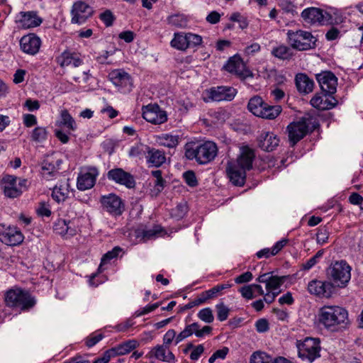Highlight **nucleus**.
<instances>
[{
    "instance_id": "de8ad7c7",
    "label": "nucleus",
    "mask_w": 363,
    "mask_h": 363,
    "mask_svg": "<svg viewBox=\"0 0 363 363\" xmlns=\"http://www.w3.org/2000/svg\"><path fill=\"white\" fill-rule=\"evenodd\" d=\"M197 316L201 320L206 323H211L214 320L213 311L208 307L200 310Z\"/></svg>"
},
{
    "instance_id": "603ef678",
    "label": "nucleus",
    "mask_w": 363,
    "mask_h": 363,
    "mask_svg": "<svg viewBox=\"0 0 363 363\" xmlns=\"http://www.w3.org/2000/svg\"><path fill=\"white\" fill-rule=\"evenodd\" d=\"M4 192L6 196L13 199L19 196L22 194L23 190L16 184L15 186H4Z\"/></svg>"
},
{
    "instance_id": "864d4df0",
    "label": "nucleus",
    "mask_w": 363,
    "mask_h": 363,
    "mask_svg": "<svg viewBox=\"0 0 363 363\" xmlns=\"http://www.w3.org/2000/svg\"><path fill=\"white\" fill-rule=\"evenodd\" d=\"M167 21L169 25L179 28L182 27L186 24V20L184 18L179 14L169 16Z\"/></svg>"
},
{
    "instance_id": "f257e3e1",
    "label": "nucleus",
    "mask_w": 363,
    "mask_h": 363,
    "mask_svg": "<svg viewBox=\"0 0 363 363\" xmlns=\"http://www.w3.org/2000/svg\"><path fill=\"white\" fill-rule=\"evenodd\" d=\"M319 323L328 330L335 332L345 328L349 323L347 311L337 306H324L318 312Z\"/></svg>"
},
{
    "instance_id": "473e14b6",
    "label": "nucleus",
    "mask_w": 363,
    "mask_h": 363,
    "mask_svg": "<svg viewBox=\"0 0 363 363\" xmlns=\"http://www.w3.org/2000/svg\"><path fill=\"white\" fill-rule=\"evenodd\" d=\"M139 345L136 340H129L125 341L118 346L113 347V350L116 355H124L130 352Z\"/></svg>"
},
{
    "instance_id": "7c9ffc66",
    "label": "nucleus",
    "mask_w": 363,
    "mask_h": 363,
    "mask_svg": "<svg viewBox=\"0 0 363 363\" xmlns=\"http://www.w3.org/2000/svg\"><path fill=\"white\" fill-rule=\"evenodd\" d=\"M162 228L159 225H155L152 228H140L135 230L136 238L141 242H147L160 235Z\"/></svg>"
},
{
    "instance_id": "4c0bfd02",
    "label": "nucleus",
    "mask_w": 363,
    "mask_h": 363,
    "mask_svg": "<svg viewBox=\"0 0 363 363\" xmlns=\"http://www.w3.org/2000/svg\"><path fill=\"white\" fill-rule=\"evenodd\" d=\"M196 328H198V323L196 322L186 325L184 330L177 335L176 345L191 336L193 334L195 335Z\"/></svg>"
},
{
    "instance_id": "37998d69",
    "label": "nucleus",
    "mask_w": 363,
    "mask_h": 363,
    "mask_svg": "<svg viewBox=\"0 0 363 363\" xmlns=\"http://www.w3.org/2000/svg\"><path fill=\"white\" fill-rule=\"evenodd\" d=\"M250 363H274V359L265 352H255L251 355Z\"/></svg>"
},
{
    "instance_id": "cd10ccee",
    "label": "nucleus",
    "mask_w": 363,
    "mask_h": 363,
    "mask_svg": "<svg viewBox=\"0 0 363 363\" xmlns=\"http://www.w3.org/2000/svg\"><path fill=\"white\" fill-rule=\"evenodd\" d=\"M149 356L150 357H154L160 361L168 363H174L176 360L175 356L169 350V347H164L162 345H157L153 347L149 352Z\"/></svg>"
},
{
    "instance_id": "f8f14e48",
    "label": "nucleus",
    "mask_w": 363,
    "mask_h": 363,
    "mask_svg": "<svg viewBox=\"0 0 363 363\" xmlns=\"http://www.w3.org/2000/svg\"><path fill=\"white\" fill-rule=\"evenodd\" d=\"M143 117L147 122L153 124H162L167 120L166 111L160 108L156 104L143 106Z\"/></svg>"
},
{
    "instance_id": "2f4dec72",
    "label": "nucleus",
    "mask_w": 363,
    "mask_h": 363,
    "mask_svg": "<svg viewBox=\"0 0 363 363\" xmlns=\"http://www.w3.org/2000/svg\"><path fill=\"white\" fill-rule=\"evenodd\" d=\"M70 221L59 219L54 225V230L61 235L72 236L75 235L76 230L69 226Z\"/></svg>"
},
{
    "instance_id": "5701e85b",
    "label": "nucleus",
    "mask_w": 363,
    "mask_h": 363,
    "mask_svg": "<svg viewBox=\"0 0 363 363\" xmlns=\"http://www.w3.org/2000/svg\"><path fill=\"white\" fill-rule=\"evenodd\" d=\"M279 137L272 132H263L258 137V146L266 152L274 150L279 144Z\"/></svg>"
},
{
    "instance_id": "680f3d73",
    "label": "nucleus",
    "mask_w": 363,
    "mask_h": 363,
    "mask_svg": "<svg viewBox=\"0 0 363 363\" xmlns=\"http://www.w3.org/2000/svg\"><path fill=\"white\" fill-rule=\"evenodd\" d=\"M176 332L173 329L169 330L163 337V344L164 347H169V345L172 342L173 340L176 339Z\"/></svg>"
},
{
    "instance_id": "c9c22d12",
    "label": "nucleus",
    "mask_w": 363,
    "mask_h": 363,
    "mask_svg": "<svg viewBox=\"0 0 363 363\" xmlns=\"http://www.w3.org/2000/svg\"><path fill=\"white\" fill-rule=\"evenodd\" d=\"M263 109L262 114H259V117L269 120L276 118L281 112V107L280 106H270L267 103Z\"/></svg>"
},
{
    "instance_id": "13d9d810",
    "label": "nucleus",
    "mask_w": 363,
    "mask_h": 363,
    "mask_svg": "<svg viewBox=\"0 0 363 363\" xmlns=\"http://www.w3.org/2000/svg\"><path fill=\"white\" fill-rule=\"evenodd\" d=\"M213 328L209 325H205L201 328V325L198 323V328H196L195 335L199 338H202L205 336L211 335L212 333Z\"/></svg>"
},
{
    "instance_id": "6e6552de",
    "label": "nucleus",
    "mask_w": 363,
    "mask_h": 363,
    "mask_svg": "<svg viewBox=\"0 0 363 363\" xmlns=\"http://www.w3.org/2000/svg\"><path fill=\"white\" fill-rule=\"evenodd\" d=\"M301 16L303 21L309 24L318 23L320 25H323L326 23H333L332 21H330V15L327 12H323L322 9L316 7L305 9L302 11Z\"/></svg>"
},
{
    "instance_id": "4468645a",
    "label": "nucleus",
    "mask_w": 363,
    "mask_h": 363,
    "mask_svg": "<svg viewBox=\"0 0 363 363\" xmlns=\"http://www.w3.org/2000/svg\"><path fill=\"white\" fill-rule=\"evenodd\" d=\"M224 67L228 72L236 74L241 79L253 77V73L246 68L242 60L237 55L231 57Z\"/></svg>"
},
{
    "instance_id": "49530a36",
    "label": "nucleus",
    "mask_w": 363,
    "mask_h": 363,
    "mask_svg": "<svg viewBox=\"0 0 363 363\" xmlns=\"http://www.w3.org/2000/svg\"><path fill=\"white\" fill-rule=\"evenodd\" d=\"M61 120V123L68 129L72 130L76 129L75 121L67 110L62 111Z\"/></svg>"
},
{
    "instance_id": "a18cd8bd",
    "label": "nucleus",
    "mask_w": 363,
    "mask_h": 363,
    "mask_svg": "<svg viewBox=\"0 0 363 363\" xmlns=\"http://www.w3.org/2000/svg\"><path fill=\"white\" fill-rule=\"evenodd\" d=\"M48 131L44 127H36L31 133V139L38 143H41L47 139Z\"/></svg>"
},
{
    "instance_id": "f03ea898",
    "label": "nucleus",
    "mask_w": 363,
    "mask_h": 363,
    "mask_svg": "<svg viewBox=\"0 0 363 363\" xmlns=\"http://www.w3.org/2000/svg\"><path fill=\"white\" fill-rule=\"evenodd\" d=\"M218 154L217 145L212 141L201 144H186L185 156L188 160H195L200 164H206L213 161Z\"/></svg>"
},
{
    "instance_id": "412c9836",
    "label": "nucleus",
    "mask_w": 363,
    "mask_h": 363,
    "mask_svg": "<svg viewBox=\"0 0 363 363\" xmlns=\"http://www.w3.org/2000/svg\"><path fill=\"white\" fill-rule=\"evenodd\" d=\"M40 45V38L34 33L26 35L20 40V46L22 51L30 55H34L38 52Z\"/></svg>"
},
{
    "instance_id": "3c124183",
    "label": "nucleus",
    "mask_w": 363,
    "mask_h": 363,
    "mask_svg": "<svg viewBox=\"0 0 363 363\" xmlns=\"http://www.w3.org/2000/svg\"><path fill=\"white\" fill-rule=\"evenodd\" d=\"M217 318L220 321L225 320L229 314V308L223 303L220 302L216 306Z\"/></svg>"
},
{
    "instance_id": "393cba45",
    "label": "nucleus",
    "mask_w": 363,
    "mask_h": 363,
    "mask_svg": "<svg viewBox=\"0 0 363 363\" xmlns=\"http://www.w3.org/2000/svg\"><path fill=\"white\" fill-rule=\"evenodd\" d=\"M328 94L321 96L316 94L310 101L311 106L318 110H329L337 104V101L334 97H328Z\"/></svg>"
},
{
    "instance_id": "c85d7f7f",
    "label": "nucleus",
    "mask_w": 363,
    "mask_h": 363,
    "mask_svg": "<svg viewBox=\"0 0 363 363\" xmlns=\"http://www.w3.org/2000/svg\"><path fill=\"white\" fill-rule=\"evenodd\" d=\"M56 62L62 67L69 65L77 67L82 64V60L79 57L78 54L69 51H64L56 58Z\"/></svg>"
},
{
    "instance_id": "9d476101",
    "label": "nucleus",
    "mask_w": 363,
    "mask_h": 363,
    "mask_svg": "<svg viewBox=\"0 0 363 363\" xmlns=\"http://www.w3.org/2000/svg\"><path fill=\"white\" fill-rule=\"evenodd\" d=\"M111 82L122 93H128L132 90L133 80L130 75L123 69H114L108 74Z\"/></svg>"
},
{
    "instance_id": "5fc2aeb1",
    "label": "nucleus",
    "mask_w": 363,
    "mask_h": 363,
    "mask_svg": "<svg viewBox=\"0 0 363 363\" xmlns=\"http://www.w3.org/2000/svg\"><path fill=\"white\" fill-rule=\"evenodd\" d=\"M186 34L187 43H188V48L196 47L202 43V38L201 35L197 34H194L191 33H188Z\"/></svg>"
},
{
    "instance_id": "79ce46f5",
    "label": "nucleus",
    "mask_w": 363,
    "mask_h": 363,
    "mask_svg": "<svg viewBox=\"0 0 363 363\" xmlns=\"http://www.w3.org/2000/svg\"><path fill=\"white\" fill-rule=\"evenodd\" d=\"M159 140L161 145L172 148L175 147L178 145L179 137L178 135H173L170 134H162L159 138Z\"/></svg>"
},
{
    "instance_id": "20e7f679",
    "label": "nucleus",
    "mask_w": 363,
    "mask_h": 363,
    "mask_svg": "<svg viewBox=\"0 0 363 363\" xmlns=\"http://www.w3.org/2000/svg\"><path fill=\"white\" fill-rule=\"evenodd\" d=\"M5 301L8 306L19 308L22 311L29 310L36 303L28 291L19 288L7 291L5 294Z\"/></svg>"
},
{
    "instance_id": "0eeeda50",
    "label": "nucleus",
    "mask_w": 363,
    "mask_h": 363,
    "mask_svg": "<svg viewBox=\"0 0 363 363\" xmlns=\"http://www.w3.org/2000/svg\"><path fill=\"white\" fill-rule=\"evenodd\" d=\"M299 357L313 362L320 356V341L318 339L306 337L298 345Z\"/></svg>"
},
{
    "instance_id": "e433bc0d",
    "label": "nucleus",
    "mask_w": 363,
    "mask_h": 363,
    "mask_svg": "<svg viewBox=\"0 0 363 363\" xmlns=\"http://www.w3.org/2000/svg\"><path fill=\"white\" fill-rule=\"evenodd\" d=\"M272 54L280 60H289L293 55L291 49L284 45L274 48L272 50Z\"/></svg>"
},
{
    "instance_id": "e2e57ef3",
    "label": "nucleus",
    "mask_w": 363,
    "mask_h": 363,
    "mask_svg": "<svg viewBox=\"0 0 363 363\" xmlns=\"http://www.w3.org/2000/svg\"><path fill=\"white\" fill-rule=\"evenodd\" d=\"M116 356L113 349L106 351L103 356L96 359L93 363H108L111 357Z\"/></svg>"
},
{
    "instance_id": "58836bf2",
    "label": "nucleus",
    "mask_w": 363,
    "mask_h": 363,
    "mask_svg": "<svg viewBox=\"0 0 363 363\" xmlns=\"http://www.w3.org/2000/svg\"><path fill=\"white\" fill-rule=\"evenodd\" d=\"M151 174L156 179L152 192L155 195H158L164 189L166 181L162 178L160 170L152 171Z\"/></svg>"
},
{
    "instance_id": "1a4fd4ad",
    "label": "nucleus",
    "mask_w": 363,
    "mask_h": 363,
    "mask_svg": "<svg viewBox=\"0 0 363 363\" xmlns=\"http://www.w3.org/2000/svg\"><path fill=\"white\" fill-rule=\"evenodd\" d=\"M100 203L104 211L115 216H121L125 210L122 199L115 194L102 196Z\"/></svg>"
},
{
    "instance_id": "f704fd0d",
    "label": "nucleus",
    "mask_w": 363,
    "mask_h": 363,
    "mask_svg": "<svg viewBox=\"0 0 363 363\" xmlns=\"http://www.w3.org/2000/svg\"><path fill=\"white\" fill-rule=\"evenodd\" d=\"M265 104L266 103L260 96H255L250 99L247 108L252 114L259 117V114H262V111L264 110L263 108Z\"/></svg>"
},
{
    "instance_id": "ddd939ff",
    "label": "nucleus",
    "mask_w": 363,
    "mask_h": 363,
    "mask_svg": "<svg viewBox=\"0 0 363 363\" xmlns=\"http://www.w3.org/2000/svg\"><path fill=\"white\" fill-rule=\"evenodd\" d=\"M236 89L230 86H217L211 88L206 91V101L209 100L213 101H231L236 95Z\"/></svg>"
},
{
    "instance_id": "bb28decb",
    "label": "nucleus",
    "mask_w": 363,
    "mask_h": 363,
    "mask_svg": "<svg viewBox=\"0 0 363 363\" xmlns=\"http://www.w3.org/2000/svg\"><path fill=\"white\" fill-rule=\"evenodd\" d=\"M255 157V152L247 146L242 147L240 150V154L234 162L240 167L245 170H250L252 167V162Z\"/></svg>"
},
{
    "instance_id": "aec40b11",
    "label": "nucleus",
    "mask_w": 363,
    "mask_h": 363,
    "mask_svg": "<svg viewBox=\"0 0 363 363\" xmlns=\"http://www.w3.org/2000/svg\"><path fill=\"white\" fill-rule=\"evenodd\" d=\"M308 291L311 294L328 298L333 294L334 287L331 281H329L312 280L308 284Z\"/></svg>"
},
{
    "instance_id": "774afa93",
    "label": "nucleus",
    "mask_w": 363,
    "mask_h": 363,
    "mask_svg": "<svg viewBox=\"0 0 363 363\" xmlns=\"http://www.w3.org/2000/svg\"><path fill=\"white\" fill-rule=\"evenodd\" d=\"M349 201L353 205H360L363 209V197L358 193H352L349 197Z\"/></svg>"
},
{
    "instance_id": "4be33fe9",
    "label": "nucleus",
    "mask_w": 363,
    "mask_h": 363,
    "mask_svg": "<svg viewBox=\"0 0 363 363\" xmlns=\"http://www.w3.org/2000/svg\"><path fill=\"white\" fill-rule=\"evenodd\" d=\"M17 22L23 28L28 29L39 26L42 23V18H40L36 11H21L18 15Z\"/></svg>"
},
{
    "instance_id": "4d7b16f0",
    "label": "nucleus",
    "mask_w": 363,
    "mask_h": 363,
    "mask_svg": "<svg viewBox=\"0 0 363 363\" xmlns=\"http://www.w3.org/2000/svg\"><path fill=\"white\" fill-rule=\"evenodd\" d=\"M183 177L185 182L191 187L197 186L198 182L196 177V174L193 171H186L183 174Z\"/></svg>"
},
{
    "instance_id": "ea45409f",
    "label": "nucleus",
    "mask_w": 363,
    "mask_h": 363,
    "mask_svg": "<svg viewBox=\"0 0 363 363\" xmlns=\"http://www.w3.org/2000/svg\"><path fill=\"white\" fill-rule=\"evenodd\" d=\"M171 45L180 50H185L188 48L186 34L177 33L171 41Z\"/></svg>"
},
{
    "instance_id": "a19ab883",
    "label": "nucleus",
    "mask_w": 363,
    "mask_h": 363,
    "mask_svg": "<svg viewBox=\"0 0 363 363\" xmlns=\"http://www.w3.org/2000/svg\"><path fill=\"white\" fill-rule=\"evenodd\" d=\"M150 146L143 143H138L132 146L129 150L128 155L131 157H142L146 155L149 150Z\"/></svg>"
},
{
    "instance_id": "c756f323",
    "label": "nucleus",
    "mask_w": 363,
    "mask_h": 363,
    "mask_svg": "<svg viewBox=\"0 0 363 363\" xmlns=\"http://www.w3.org/2000/svg\"><path fill=\"white\" fill-rule=\"evenodd\" d=\"M295 83L297 90L301 94H307L313 90L314 82L306 74H297L295 77Z\"/></svg>"
},
{
    "instance_id": "f3484780",
    "label": "nucleus",
    "mask_w": 363,
    "mask_h": 363,
    "mask_svg": "<svg viewBox=\"0 0 363 363\" xmlns=\"http://www.w3.org/2000/svg\"><path fill=\"white\" fill-rule=\"evenodd\" d=\"M24 237L21 231L15 226H2L0 230V240L5 245L16 246L20 245L23 241Z\"/></svg>"
},
{
    "instance_id": "0e129e2a",
    "label": "nucleus",
    "mask_w": 363,
    "mask_h": 363,
    "mask_svg": "<svg viewBox=\"0 0 363 363\" xmlns=\"http://www.w3.org/2000/svg\"><path fill=\"white\" fill-rule=\"evenodd\" d=\"M253 278L252 274L250 272H246L235 278V282L238 284L247 283Z\"/></svg>"
},
{
    "instance_id": "b1692460",
    "label": "nucleus",
    "mask_w": 363,
    "mask_h": 363,
    "mask_svg": "<svg viewBox=\"0 0 363 363\" xmlns=\"http://www.w3.org/2000/svg\"><path fill=\"white\" fill-rule=\"evenodd\" d=\"M245 169L240 167L235 163H228L226 167V172L230 181L235 186L244 185L246 178Z\"/></svg>"
},
{
    "instance_id": "09e8293b",
    "label": "nucleus",
    "mask_w": 363,
    "mask_h": 363,
    "mask_svg": "<svg viewBox=\"0 0 363 363\" xmlns=\"http://www.w3.org/2000/svg\"><path fill=\"white\" fill-rule=\"evenodd\" d=\"M122 249L120 247H115L111 251L107 252L101 258L100 267L109 262L112 259L116 258Z\"/></svg>"
},
{
    "instance_id": "a211bd4d",
    "label": "nucleus",
    "mask_w": 363,
    "mask_h": 363,
    "mask_svg": "<svg viewBox=\"0 0 363 363\" xmlns=\"http://www.w3.org/2000/svg\"><path fill=\"white\" fill-rule=\"evenodd\" d=\"M92 13L93 9L89 4L82 1H77L73 4L71 10V22L82 24Z\"/></svg>"
},
{
    "instance_id": "9b49d317",
    "label": "nucleus",
    "mask_w": 363,
    "mask_h": 363,
    "mask_svg": "<svg viewBox=\"0 0 363 363\" xmlns=\"http://www.w3.org/2000/svg\"><path fill=\"white\" fill-rule=\"evenodd\" d=\"M107 178L109 181L128 189H133L136 184L133 175L119 167L110 169L107 172Z\"/></svg>"
},
{
    "instance_id": "dca6fc26",
    "label": "nucleus",
    "mask_w": 363,
    "mask_h": 363,
    "mask_svg": "<svg viewBox=\"0 0 363 363\" xmlns=\"http://www.w3.org/2000/svg\"><path fill=\"white\" fill-rule=\"evenodd\" d=\"M315 78L323 92L330 96L336 92L337 79L333 72H322L315 74Z\"/></svg>"
},
{
    "instance_id": "c03bdc74",
    "label": "nucleus",
    "mask_w": 363,
    "mask_h": 363,
    "mask_svg": "<svg viewBox=\"0 0 363 363\" xmlns=\"http://www.w3.org/2000/svg\"><path fill=\"white\" fill-rule=\"evenodd\" d=\"M285 277L271 276L269 281L267 283L266 289L267 291L278 290L284 282Z\"/></svg>"
},
{
    "instance_id": "7ed1b4c3",
    "label": "nucleus",
    "mask_w": 363,
    "mask_h": 363,
    "mask_svg": "<svg viewBox=\"0 0 363 363\" xmlns=\"http://www.w3.org/2000/svg\"><path fill=\"white\" fill-rule=\"evenodd\" d=\"M352 267L345 260L335 261L327 269V276L333 287L345 288L351 279Z\"/></svg>"
},
{
    "instance_id": "6ab92c4d",
    "label": "nucleus",
    "mask_w": 363,
    "mask_h": 363,
    "mask_svg": "<svg viewBox=\"0 0 363 363\" xmlns=\"http://www.w3.org/2000/svg\"><path fill=\"white\" fill-rule=\"evenodd\" d=\"M99 175V171L96 167H89L86 171L82 172L77 177V186L80 191L91 189Z\"/></svg>"
},
{
    "instance_id": "6e6d98bb",
    "label": "nucleus",
    "mask_w": 363,
    "mask_h": 363,
    "mask_svg": "<svg viewBox=\"0 0 363 363\" xmlns=\"http://www.w3.org/2000/svg\"><path fill=\"white\" fill-rule=\"evenodd\" d=\"M329 233L325 227H320L316 234V241L320 245H323L328 242Z\"/></svg>"
},
{
    "instance_id": "423d86ee",
    "label": "nucleus",
    "mask_w": 363,
    "mask_h": 363,
    "mask_svg": "<svg viewBox=\"0 0 363 363\" xmlns=\"http://www.w3.org/2000/svg\"><path fill=\"white\" fill-rule=\"evenodd\" d=\"M309 118H302L298 121H294L287 125L289 141L291 146H294L298 142L303 139L310 130Z\"/></svg>"
},
{
    "instance_id": "8fccbe9b",
    "label": "nucleus",
    "mask_w": 363,
    "mask_h": 363,
    "mask_svg": "<svg viewBox=\"0 0 363 363\" xmlns=\"http://www.w3.org/2000/svg\"><path fill=\"white\" fill-rule=\"evenodd\" d=\"M323 250H320L316 254L303 264L302 267L304 270H309L314 267L319 261V259L323 255Z\"/></svg>"
},
{
    "instance_id": "bf43d9fd",
    "label": "nucleus",
    "mask_w": 363,
    "mask_h": 363,
    "mask_svg": "<svg viewBox=\"0 0 363 363\" xmlns=\"http://www.w3.org/2000/svg\"><path fill=\"white\" fill-rule=\"evenodd\" d=\"M100 19L108 27L113 25L115 17L110 10H106L100 14Z\"/></svg>"
},
{
    "instance_id": "2eb2a0df",
    "label": "nucleus",
    "mask_w": 363,
    "mask_h": 363,
    "mask_svg": "<svg viewBox=\"0 0 363 363\" xmlns=\"http://www.w3.org/2000/svg\"><path fill=\"white\" fill-rule=\"evenodd\" d=\"M62 162V160L56 159L53 155H45L40 162V174L45 179H51L58 174Z\"/></svg>"
},
{
    "instance_id": "052dcab7",
    "label": "nucleus",
    "mask_w": 363,
    "mask_h": 363,
    "mask_svg": "<svg viewBox=\"0 0 363 363\" xmlns=\"http://www.w3.org/2000/svg\"><path fill=\"white\" fill-rule=\"evenodd\" d=\"M252 286V284L244 286L239 289V292L243 298L248 300L252 299L255 297Z\"/></svg>"
},
{
    "instance_id": "338daca9",
    "label": "nucleus",
    "mask_w": 363,
    "mask_h": 363,
    "mask_svg": "<svg viewBox=\"0 0 363 363\" xmlns=\"http://www.w3.org/2000/svg\"><path fill=\"white\" fill-rule=\"evenodd\" d=\"M204 352V347L203 345H199L194 347L193 351L190 354V359L193 361H196L199 359L201 355Z\"/></svg>"
},
{
    "instance_id": "72a5a7b5",
    "label": "nucleus",
    "mask_w": 363,
    "mask_h": 363,
    "mask_svg": "<svg viewBox=\"0 0 363 363\" xmlns=\"http://www.w3.org/2000/svg\"><path fill=\"white\" fill-rule=\"evenodd\" d=\"M68 184H60L55 186L52 192V199L57 203L65 201L69 196Z\"/></svg>"
},
{
    "instance_id": "39448f33",
    "label": "nucleus",
    "mask_w": 363,
    "mask_h": 363,
    "mask_svg": "<svg viewBox=\"0 0 363 363\" xmlns=\"http://www.w3.org/2000/svg\"><path fill=\"white\" fill-rule=\"evenodd\" d=\"M287 38L290 45L301 51L314 48L317 40L311 32L303 30H289L287 32Z\"/></svg>"
},
{
    "instance_id": "a878e982",
    "label": "nucleus",
    "mask_w": 363,
    "mask_h": 363,
    "mask_svg": "<svg viewBox=\"0 0 363 363\" xmlns=\"http://www.w3.org/2000/svg\"><path fill=\"white\" fill-rule=\"evenodd\" d=\"M145 159L149 167H160L165 163L166 155L163 150L150 147Z\"/></svg>"
},
{
    "instance_id": "69168bd1",
    "label": "nucleus",
    "mask_w": 363,
    "mask_h": 363,
    "mask_svg": "<svg viewBox=\"0 0 363 363\" xmlns=\"http://www.w3.org/2000/svg\"><path fill=\"white\" fill-rule=\"evenodd\" d=\"M255 328L258 333H265L269 330V323L266 319L261 318L256 322Z\"/></svg>"
}]
</instances>
